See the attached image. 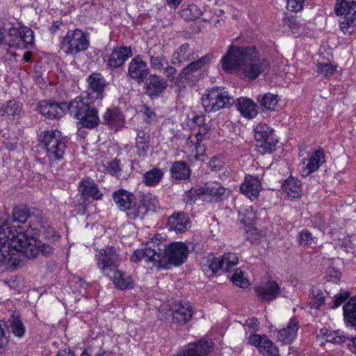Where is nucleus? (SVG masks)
<instances>
[{
  "label": "nucleus",
  "instance_id": "obj_54",
  "mask_svg": "<svg viewBox=\"0 0 356 356\" xmlns=\"http://www.w3.org/2000/svg\"><path fill=\"white\" fill-rule=\"evenodd\" d=\"M145 116L144 120L147 122L150 123L152 122H154L156 120V115L154 111L149 107L147 105H143L142 106V111H141Z\"/></svg>",
  "mask_w": 356,
  "mask_h": 356
},
{
  "label": "nucleus",
  "instance_id": "obj_27",
  "mask_svg": "<svg viewBox=\"0 0 356 356\" xmlns=\"http://www.w3.org/2000/svg\"><path fill=\"white\" fill-rule=\"evenodd\" d=\"M79 189L82 195L86 198L102 199V193L99 191L94 181L90 179H83L79 184Z\"/></svg>",
  "mask_w": 356,
  "mask_h": 356
},
{
  "label": "nucleus",
  "instance_id": "obj_21",
  "mask_svg": "<svg viewBox=\"0 0 356 356\" xmlns=\"http://www.w3.org/2000/svg\"><path fill=\"white\" fill-rule=\"evenodd\" d=\"M254 291L262 300L272 301L279 296L280 288L277 282L269 280L255 286Z\"/></svg>",
  "mask_w": 356,
  "mask_h": 356
},
{
  "label": "nucleus",
  "instance_id": "obj_2",
  "mask_svg": "<svg viewBox=\"0 0 356 356\" xmlns=\"http://www.w3.org/2000/svg\"><path fill=\"white\" fill-rule=\"evenodd\" d=\"M88 89L74 99L72 111L82 113V124L87 129H93L100 123L98 111L95 106V100H102L108 83L100 73H92L87 77Z\"/></svg>",
  "mask_w": 356,
  "mask_h": 356
},
{
  "label": "nucleus",
  "instance_id": "obj_32",
  "mask_svg": "<svg viewBox=\"0 0 356 356\" xmlns=\"http://www.w3.org/2000/svg\"><path fill=\"white\" fill-rule=\"evenodd\" d=\"M113 282L117 288L121 290L131 289L133 287V280L131 276L126 275L118 268L113 270L111 275H107Z\"/></svg>",
  "mask_w": 356,
  "mask_h": 356
},
{
  "label": "nucleus",
  "instance_id": "obj_41",
  "mask_svg": "<svg viewBox=\"0 0 356 356\" xmlns=\"http://www.w3.org/2000/svg\"><path fill=\"white\" fill-rule=\"evenodd\" d=\"M9 326L13 334L17 337H22L25 333V327L20 318L19 315L14 312L8 320Z\"/></svg>",
  "mask_w": 356,
  "mask_h": 356
},
{
  "label": "nucleus",
  "instance_id": "obj_37",
  "mask_svg": "<svg viewBox=\"0 0 356 356\" xmlns=\"http://www.w3.org/2000/svg\"><path fill=\"white\" fill-rule=\"evenodd\" d=\"M149 57V65L151 67L156 70H161L165 64L168 61L163 53H158L153 51L152 48L147 51Z\"/></svg>",
  "mask_w": 356,
  "mask_h": 356
},
{
  "label": "nucleus",
  "instance_id": "obj_42",
  "mask_svg": "<svg viewBox=\"0 0 356 356\" xmlns=\"http://www.w3.org/2000/svg\"><path fill=\"white\" fill-rule=\"evenodd\" d=\"M257 101L264 109L275 111L277 105L278 97L277 95L266 93L259 95L257 97Z\"/></svg>",
  "mask_w": 356,
  "mask_h": 356
},
{
  "label": "nucleus",
  "instance_id": "obj_24",
  "mask_svg": "<svg viewBox=\"0 0 356 356\" xmlns=\"http://www.w3.org/2000/svg\"><path fill=\"white\" fill-rule=\"evenodd\" d=\"M261 188V184L258 177L251 175L245 177L240 187L241 192L252 200L258 197Z\"/></svg>",
  "mask_w": 356,
  "mask_h": 356
},
{
  "label": "nucleus",
  "instance_id": "obj_58",
  "mask_svg": "<svg viewBox=\"0 0 356 356\" xmlns=\"http://www.w3.org/2000/svg\"><path fill=\"white\" fill-rule=\"evenodd\" d=\"M328 275L330 280L337 283L341 279V273L334 268H330L328 269Z\"/></svg>",
  "mask_w": 356,
  "mask_h": 356
},
{
  "label": "nucleus",
  "instance_id": "obj_38",
  "mask_svg": "<svg viewBox=\"0 0 356 356\" xmlns=\"http://www.w3.org/2000/svg\"><path fill=\"white\" fill-rule=\"evenodd\" d=\"M344 319L356 330V296L352 298L343 307Z\"/></svg>",
  "mask_w": 356,
  "mask_h": 356
},
{
  "label": "nucleus",
  "instance_id": "obj_43",
  "mask_svg": "<svg viewBox=\"0 0 356 356\" xmlns=\"http://www.w3.org/2000/svg\"><path fill=\"white\" fill-rule=\"evenodd\" d=\"M321 334L323 335L325 339V342L332 343L334 344H341L347 339L348 337L345 336L343 332H340V330L337 331H328L323 330H321Z\"/></svg>",
  "mask_w": 356,
  "mask_h": 356
},
{
  "label": "nucleus",
  "instance_id": "obj_39",
  "mask_svg": "<svg viewBox=\"0 0 356 356\" xmlns=\"http://www.w3.org/2000/svg\"><path fill=\"white\" fill-rule=\"evenodd\" d=\"M163 177V170L157 168H154L143 175V181L148 186H154L161 181Z\"/></svg>",
  "mask_w": 356,
  "mask_h": 356
},
{
  "label": "nucleus",
  "instance_id": "obj_12",
  "mask_svg": "<svg viewBox=\"0 0 356 356\" xmlns=\"http://www.w3.org/2000/svg\"><path fill=\"white\" fill-rule=\"evenodd\" d=\"M7 44L10 47L27 48L34 42L33 31L28 27L10 28L8 33Z\"/></svg>",
  "mask_w": 356,
  "mask_h": 356
},
{
  "label": "nucleus",
  "instance_id": "obj_18",
  "mask_svg": "<svg viewBox=\"0 0 356 356\" xmlns=\"http://www.w3.org/2000/svg\"><path fill=\"white\" fill-rule=\"evenodd\" d=\"M249 343L256 346L260 353L264 356H277L278 350L273 342L265 335L251 334L248 339Z\"/></svg>",
  "mask_w": 356,
  "mask_h": 356
},
{
  "label": "nucleus",
  "instance_id": "obj_51",
  "mask_svg": "<svg viewBox=\"0 0 356 356\" xmlns=\"http://www.w3.org/2000/svg\"><path fill=\"white\" fill-rule=\"evenodd\" d=\"M298 241L300 245H309L312 243L314 238L310 232L303 229L298 233Z\"/></svg>",
  "mask_w": 356,
  "mask_h": 356
},
{
  "label": "nucleus",
  "instance_id": "obj_17",
  "mask_svg": "<svg viewBox=\"0 0 356 356\" xmlns=\"http://www.w3.org/2000/svg\"><path fill=\"white\" fill-rule=\"evenodd\" d=\"M132 55L130 47L121 46L114 48L108 57L106 65L111 70L120 67Z\"/></svg>",
  "mask_w": 356,
  "mask_h": 356
},
{
  "label": "nucleus",
  "instance_id": "obj_40",
  "mask_svg": "<svg viewBox=\"0 0 356 356\" xmlns=\"http://www.w3.org/2000/svg\"><path fill=\"white\" fill-rule=\"evenodd\" d=\"M22 110V105L14 99L8 101L5 104H0V115H9L14 117L19 115Z\"/></svg>",
  "mask_w": 356,
  "mask_h": 356
},
{
  "label": "nucleus",
  "instance_id": "obj_29",
  "mask_svg": "<svg viewBox=\"0 0 356 356\" xmlns=\"http://www.w3.org/2000/svg\"><path fill=\"white\" fill-rule=\"evenodd\" d=\"M172 178L177 180L188 179L191 175L190 166L184 161H175L170 168Z\"/></svg>",
  "mask_w": 356,
  "mask_h": 356
},
{
  "label": "nucleus",
  "instance_id": "obj_26",
  "mask_svg": "<svg viewBox=\"0 0 356 356\" xmlns=\"http://www.w3.org/2000/svg\"><path fill=\"white\" fill-rule=\"evenodd\" d=\"M190 224L188 218L184 213H174L168 218V227L169 229L176 232H183Z\"/></svg>",
  "mask_w": 356,
  "mask_h": 356
},
{
  "label": "nucleus",
  "instance_id": "obj_3",
  "mask_svg": "<svg viewBox=\"0 0 356 356\" xmlns=\"http://www.w3.org/2000/svg\"><path fill=\"white\" fill-rule=\"evenodd\" d=\"M188 249L182 242H175L167 245L157 237H154L146 244L145 249L136 250L131 257V261L138 262L145 260L147 262L161 263L166 259L170 264H182L188 257Z\"/></svg>",
  "mask_w": 356,
  "mask_h": 356
},
{
  "label": "nucleus",
  "instance_id": "obj_55",
  "mask_svg": "<svg viewBox=\"0 0 356 356\" xmlns=\"http://www.w3.org/2000/svg\"><path fill=\"white\" fill-rule=\"evenodd\" d=\"M284 23L291 30H296L300 27V23L293 16L285 17L284 18Z\"/></svg>",
  "mask_w": 356,
  "mask_h": 356
},
{
  "label": "nucleus",
  "instance_id": "obj_16",
  "mask_svg": "<svg viewBox=\"0 0 356 356\" xmlns=\"http://www.w3.org/2000/svg\"><path fill=\"white\" fill-rule=\"evenodd\" d=\"M211 348L209 341L200 339L181 347L174 356H207Z\"/></svg>",
  "mask_w": 356,
  "mask_h": 356
},
{
  "label": "nucleus",
  "instance_id": "obj_6",
  "mask_svg": "<svg viewBox=\"0 0 356 356\" xmlns=\"http://www.w3.org/2000/svg\"><path fill=\"white\" fill-rule=\"evenodd\" d=\"M238 262L237 255L235 253L228 252L224 254L222 257L209 254L202 259L200 264L204 274L208 277H212L220 270L229 271L232 268L237 265Z\"/></svg>",
  "mask_w": 356,
  "mask_h": 356
},
{
  "label": "nucleus",
  "instance_id": "obj_19",
  "mask_svg": "<svg viewBox=\"0 0 356 356\" xmlns=\"http://www.w3.org/2000/svg\"><path fill=\"white\" fill-rule=\"evenodd\" d=\"M199 57L197 52L191 50L188 42L182 44L172 54L171 63L172 65L181 66L185 63H189Z\"/></svg>",
  "mask_w": 356,
  "mask_h": 356
},
{
  "label": "nucleus",
  "instance_id": "obj_62",
  "mask_svg": "<svg viewBox=\"0 0 356 356\" xmlns=\"http://www.w3.org/2000/svg\"><path fill=\"white\" fill-rule=\"evenodd\" d=\"M62 23L59 21L54 22L53 24L50 28V31L51 33H56L58 30L60 29Z\"/></svg>",
  "mask_w": 356,
  "mask_h": 356
},
{
  "label": "nucleus",
  "instance_id": "obj_9",
  "mask_svg": "<svg viewBox=\"0 0 356 356\" xmlns=\"http://www.w3.org/2000/svg\"><path fill=\"white\" fill-rule=\"evenodd\" d=\"M254 138L259 143L257 152L260 154H270L276 149L278 139L275 131L264 123H259L254 128Z\"/></svg>",
  "mask_w": 356,
  "mask_h": 356
},
{
  "label": "nucleus",
  "instance_id": "obj_50",
  "mask_svg": "<svg viewBox=\"0 0 356 356\" xmlns=\"http://www.w3.org/2000/svg\"><path fill=\"white\" fill-rule=\"evenodd\" d=\"M336 71V65L330 63H319L317 65V72L324 77L332 75Z\"/></svg>",
  "mask_w": 356,
  "mask_h": 356
},
{
  "label": "nucleus",
  "instance_id": "obj_10",
  "mask_svg": "<svg viewBox=\"0 0 356 356\" xmlns=\"http://www.w3.org/2000/svg\"><path fill=\"white\" fill-rule=\"evenodd\" d=\"M337 15L343 16L340 27L344 33L350 34L356 26V0H337L334 7Z\"/></svg>",
  "mask_w": 356,
  "mask_h": 356
},
{
  "label": "nucleus",
  "instance_id": "obj_1",
  "mask_svg": "<svg viewBox=\"0 0 356 356\" xmlns=\"http://www.w3.org/2000/svg\"><path fill=\"white\" fill-rule=\"evenodd\" d=\"M222 69L227 72L243 74L246 78L254 80L268 70L269 63L259 58L253 46L231 44L221 60Z\"/></svg>",
  "mask_w": 356,
  "mask_h": 356
},
{
  "label": "nucleus",
  "instance_id": "obj_34",
  "mask_svg": "<svg viewBox=\"0 0 356 356\" xmlns=\"http://www.w3.org/2000/svg\"><path fill=\"white\" fill-rule=\"evenodd\" d=\"M142 204L129 214L131 218H136L140 213H145L148 210L156 209L158 207V200L156 196L146 195L143 200Z\"/></svg>",
  "mask_w": 356,
  "mask_h": 356
},
{
  "label": "nucleus",
  "instance_id": "obj_48",
  "mask_svg": "<svg viewBox=\"0 0 356 356\" xmlns=\"http://www.w3.org/2000/svg\"><path fill=\"white\" fill-rule=\"evenodd\" d=\"M238 215L241 221L244 224H251L255 218V213L252 211V208L251 207L241 209L238 211Z\"/></svg>",
  "mask_w": 356,
  "mask_h": 356
},
{
  "label": "nucleus",
  "instance_id": "obj_20",
  "mask_svg": "<svg viewBox=\"0 0 356 356\" xmlns=\"http://www.w3.org/2000/svg\"><path fill=\"white\" fill-rule=\"evenodd\" d=\"M113 201L122 211L135 210L136 198L135 195L124 189H119L113 194Z\"/></svg>",
  "mask_w": 356,
  "mask_h": 356
},
{
  "label": "nucleus",
  "instance_id": "obj_13",
  "mask_svg": "<svg viewBox=\"0 0 356 356\" xmlns=\"http://www.w3.org/2000/svg\"><path fill=\"white\" fill-rule=\"evenodd\" d=\"M212 58L213 55L211 54H207L200 58H197L195 60L189 61L190 63H188L186 67L182 68V70L180 71L178 75L179 81H197V79L196 76V74L203 67L209 65L211 63Z\"/></svg>",
  "mask_w": 356,
  "mask_h": 356
},
{
  "label": "nucleus",
  "instance_id": "obj_23",
  "mask_svg": "<svg viewBox=\"0 0 356 356\" xmlns=\"http://www.w3.org/2000/svg\"><path fill=\"white\" fill-rule=\"evenodd\" d=\"M32 220L36 222L35 225L33 227V232L31 235L36 234L38 232H40L42 235H43L47 238H52L54 240H56L59 238V235L54 230V229L42 217L41 213L39 217H33Z\"/></svg>",
  "mask_w": 356,
  "mask_h": 356
},
{
  "label": "nucleus",
  "instance_id": "obj_36",
  "mask_svg": "<svg viewBox=\"0 0 356 356\" xmlns=\"http://www.w3.org/2000/svg\"><path fill=\"white\" fill-rule=\"evenodd\" d=\"M282 188L289 197H298L301 193L300 181L293 177H289L282 184Z\"/></svg>",
  "mask_w": 356,
  "mask_h": 356
},
{
  "label": "nucleus",
  "instance_id": "obj_25",
  "mask_svg": "<svg viewBox=\"0 0 356 356\" xmlns=\"http://www.w3.org/2000/svg\"><path fill=\"white\" fill-rule=\"evenodd\" d=\"M104 123L112 130L117 131L124 124V115L118 108H110L103 115Z\"/></svg>",
  "mask_w": 356,
  "mask_h": 356
},
{
  "label": "nucleus",
  "instance_id": "obj_7",
  "mask_svg": "<svg viewBox=\"0 0 356 356\" xmlns=\"http://www.w3.org/2000/svg\"><path fill=\"white\" fill-rule=\"evenodd\" d=\"M74 99L69 102H54L49 101L40 102L38 105V111L44 116L49 119H55L62 117L66 112H68L71 116L79 120L78 127H85L81 122L84 119L81 112L76 113L72 111V103Z\"/></svg>",
  "mask_w": 356,
  "mask_h": 356
},
{
  "label": "nucleus",
  "instance_id": "obj_44",
  "mask_svg": "<svg viewBox=\"0 0 356 356\" xmlns=\"http://www.w3.org/2000/svg\"><path fill=\"white\" fill-rule=\"evenodd\" d=\"M106 171L118 179H126L127 176V173H123V166L120 164V161L117 159L107 163Z\"/></svg>",
  "mask_w": 356,
  "mask_h": 356
},
{
  "label": "nucleus",
  "instance_id": "obj_8",
  "mask_svg": "<svg viewBox=\"0 0 356 356\" xmlns=\"http://www.w3.org/2000/svg\"><path fill=\"white\" fill-rule=\"evenodd\" d=\"M89 46L88 35L79 29L68 31L60 42V50L67 55L86 51Z\"/></svg>",
  "mask_w": 356,
  "mask_h": 356
},
{
  "label": "nucleus",
  "instance_id": "obj_64",
  "mask_svg": "<svg viewBox=\"0 0 356 356\" xmlns=\"http://www.w3.org/2000/svg\"><path fill=\"white\" fill-rule=\"evenodd\" d=\"M57 356H74V353L70 350L64 349L58 351Z\"/></svg>",
  "mask_w": 356,
  "mask_h": 356
},
{
  "label": "nucleus",
  "instance_id": "obj_28",
  "mask_svg": "<svg viewBox=\"0 0 356 356\" xmlns=\"http://www.w3.org/2000/svg\"><path fill=\"white\" fill-rule=\"evenodd\" d=\"M299 329L298 321L296 318H291L286 327L278 331L279 339L284 343H291L296 337L297 331Z\"/></svg>",
  "mask_w": 356,
  "mask_h": 356
},
{
  "label": "nucleus",
  "instance_id": "obj_63",
  "mask_svg": "<svg viewBox=\"0 0 356 356\" xmlns=\"http://www.w3.org/2000/svg\"><path fill=\"white\" fill-rule=\"evenodd\" d=\"M343 302V300H341V298H339L338 296H336L335 299L333 300L332 303L333 305L331 306L332 309H336L339 307L342 303Z\"/></svg>",
  "mask_w": 356,
  "mask_h": 356
},
{
  "label": "nucleus",
  "instance_id": "obj_30",
  "mask_svg": "<svg viewBox=\"0 0 356 356\" xmlns=\"http://www.w3.org/2000/svg\"><path fill=\"white\" fill-rule=\"evenodd\" d=\"M236 108L242 116L252 119L257 114L256 104L248 98L240 97L236 103Z\"/></svg>",
  "mask_w": 356,
  "mask_h": 356
},
{
  "label": "nucleus",
  "instance_id": "obj_22",
  "mask_svg": "<svg viewBox=\"0 0 356 356\" xmlns=\"http://www.w3.org/2000/svg\"><path fill=\"white\" fill-rule=\"evenodd\" d=\"M193 315V307L189 302H179L172 312L174 323L184 325L187 323Z\"/></svg>",
  "mask_w": 356,
  "mask_h": 356
},
{
  "label": "nucleus",
  "instance_id": "obj_35",
  "mask_svg": "<svg viewBox=\"0 0 356 356\" xmlns=\"http://www.w3.org/2000/svg\"><path fill=\"white\" fill-rule=\"evenodd\" d=\"M149 136L144 131L139 130L136 138V154L138 157L144 158L149 149Z\"/></svg>",
  "mask_w": 356,
  "mask_h": 356
},
{
  "label": "nucleus",
  "instance_id": "obj_33",
  "mask_svg": "<svg viewBox=\"0 0 356 356\" xmlns=\"http://www.w3.org/2000/svg\"><path fill=\"white\" fill-rule=\"evenodd\" d=\"M324 159L325 155L322 149H317L314 151L309 158L307 165L302 170V176H308L312 172L316 171L319 168L321 164L325 161Z\"/></svg>",
  "mask_w": 356,
  "mask_h": 356
},
{
  "label": "nucleus",
  "instance_id": "obj_57",
  "mask_svg": "<svg viewBox=\"0 0 356 356\" xmlns=\"http://www.w3.org/2000/svg\"><path fill=\"white\" fill-rule=\"evenodd\" d=\"M210 129L206 124H204L199 127L198 131L195 134L198 138H202V141L209 137Z\"/></svg>",
  "mask_w": 356,
  "mask_h": 356
},
{
  "label": "nucleus",
  "instance_id": "obj_5",
  "mask_svg": "<svg viewBox=\"0 0 356 356\" xmlns=\"http://www.w3.org/2000/svg\"><path fill=\"white\" fill-rule=\"evenodd\" d=\"M234 103V99L222 87H214L207 90L202 97V104L207 113L216 112L229 108Z\"/></svg>",
  "mask_w": 356,
  "mask_h": 356
},
{
  "label": "nucleus",
  "instance_id": "obj_49",
  "mask_svg": "<svg viewBox=\"0 0 356 356\" xmlns=\"http://www.w3.org/2000/svg\"><path fill=\"white\" fill-rule=\"evenodd\" d=\"M201 195H204L202 188H191L184 194V201L186 204H191L195 202L196 200L200 197Z\"/></svg>",
  "mask_w": 356,
  "mask_h": 356
},
{
  "label": "nucleus",
  "instance_id": "obj_52",
  "mask_svg": "<svg viewBox=\"0 0 356 356\" xmlns=\"http://www.w3.org/2000/svg\"><path fill=\"white\" fill-rule=\"evenodd\" d=\"M165 67H163L161 70H163V74L165 76V79L172 83H177L175 75L177 74V70L175 67L169 65L168 63L166 64Z\"/></svg>",
  "mask_w": 356,
  "mask_h": 356
},
{
  "label": "nucleus",
  "instance_id": "obj_56",
  "mask_svg": "<svg viewBox=\"0 0 356 356\" xmlns=\"http://www.w3.org/2000/svg\"><path fill=\"white\" fill-rule=\"evenodd\" d=\"M3 325L4 323L0 321V353L3 350L8 341L5 335V332L3 327Z\"/></svg>",
  "mask_w": 356,
  "mask_h": 356
},
{
  "label": "nucleus",
  "instance_id": "obj_15",
  "mask_svg": "<svg viewBox=\"0 0 356 356\" xmlns=\"http://www.w3.org/2000/svg\"><path fill=\"white\" fill-rule=\"evenodd\" d=\"M143 83L145 94L151 99L158 98L168 88L167 80L156 74H149Z\"/></svg>",
  "mask_w": 356,
  "mask_h": 356
},
{
  "label": "nucleus",
  "instance_id": "obj_60",
  "mask_svg": "<svg viewBox=\"0 0 356 356\" xmlns=\"http://www.w3.org/2000/svg\"><path fill=\"white\" fill-rule=\"evenodd\" d=\"M312 293L313 297L318 300L319 305H323L325 303V298L321 290L313 289Z\"/></svg>",
  "mask_w": 356,
  "mask_h": 356
},
{
  "label": "nucleus",
  "instance_id": "obj_47",
  "mask_svg": "<svg viewBox=\"0 0 356 356\" xmlns=\"http://www.w3.org/2000/svg\"><path fill=\"white\" fill-rule=\"evenodd\" d=\"M232 282L235 285L245 289L249 286L248 280L244 277L243 272L241 269H236L232 276Z\"/></svg>",
  "mask_w": 356,
  "mask_h": 356
},
{
  "label": "nucleus",
  "instance_id": "obj_4",
  "mask_svg": "<svg viewBox=\"0 0 356 356\" xmlns=\"http://www.w3.org/2000/svg\"><path fill=\"white\" fill-rule=\"evenodd\" d=\"M40 141L42 147L46 152V157L51 166L63 160L67 145L59 131L51 130L42 132L40 135Z\"/></svg>",
  "mask_w": 356,
  "mask_h": 356
},
{
  "label": "nucleus",
  "instance_id": "obj_11",
  "mask_svg": "<svg viewBox=\"0 0 356 356\" xmlns=\"http://www.w3.org/2000/svg\"><path fill=\"white\" fill-rule=\"evenodd\" d=\"M95 260L97 268L107 276L111 275L113 270L118 268L121 258L115 247L108 246L96 250Z\"/></svg>",
  "mask_w": 356,
  "mask_h": 356
},
{
  "label": "nucleus",
  "instance_id": "obj_31",
  "mask_svg": "<svg viewBox=\"0 0 356 356\" xmlns=\"http://www.w3.org/2000/svg\"><path fill=\"white\" fill-rule=\"evenodd\" d=\"M201 143L202 138H198L195 134L189 136L186 140V147L189 150L190 156L195 160L200 159L205 152V146Z\"/></svg>",
  "mask_w": 356,
  "mask_h": 356
},
{
  "label": "nucleus",
  "instance_id": "obj_45",
  "mask_svg": "<svg viewBox=\"0 0 356 356\" xmlns=\"http://www.w3.org/2000/svg\"><path fill=\"white\" fill-rule=\"evenodd\" d=\"M202 190L204 195H209L217 198L221 197L225 193V188L219 182L207 183Z\"/></svg>",
  "mask_w": 356,
  "mask_h": 356
},
{
  "label": "nucleus",
  "instance_id": "obj_61",
  "mask_svg": "<svg viewBox=\"0 0 356 356\" xmlns=\"http://www.w3.org/2000/svg\"><path fill=\"white\" fill-rule=\"evenodd\" d=\"M245 326L250 329L256 330L258 327V322L256 318H248L245 321Z\"/></svg>",
  "mask_w": 356,
  "mask_h": 356
},
{
  "label": "nucleus",
  "instance_id": "obj_46",
  "mask_svg": "<svg viewBox=\"0 0 356 356\" xmlns=\"http://www.w3.org/2000/svg\"><path fill=\"white\" fill-rule=\"evenodd\" d=\"M181 15L186 20L193 21L200 18L202 12L196 5H191L187 8L182 10Z\"/></svg>",
  "mask_w": 356,
  "mask_h": 356
},
{
  "label": "nucleus",
  "instance_id": "obj_14",
  "mask_svg": "<svg viewBox=\"0 0 356 356\" xmlns=\"http://www.w3.org/2000/svg\"><path fill=\"white\" fill-rule=\"evenodd\" d=\"M147 64L143 60L141 56H135L129 63L127 76L137 83L141 84L149 74Z\"/></svg>",
  "mask_w": 356,
  "mask_h": 356
},
{
  "label": "nucleus",
  "instance_id": "obj_53",
  "mask_svg": "<svg viewBox=\"0 0 356 356\" xmlns=\"http://www.w3.org/2000/svg\"><path fill=\"white\" fill-rule=\"evenodd\" d=\"M305 0H286V8L290 12L297 13L303 8Z\"/></svg>",
  "mask_w": 356,
  "mask_h": 356
},
{
  "label": "nucleus",
  "instance_id": "obj_59",
  "mask_svg": "<svg viewBox=\"0 0 356 356\" xmlns=\"http://www.w3.org/2000/svg\"><path fill=\"white\" fill-rule=\"evenodd\" d=\"M192 121L193 123L197 124L199 127L205 124V118L203 114L201 113H194V115L192 117Z\"/></svg>",
  "mask_w": 356,
  "mask_h": 356
}]
</instances>
